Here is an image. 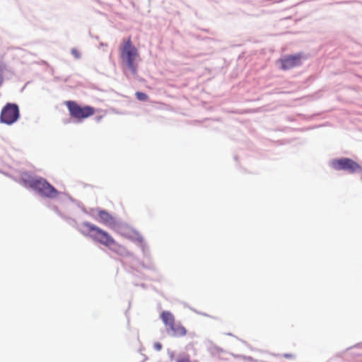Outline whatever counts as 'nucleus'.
I'll return each mask as SVG.
<instances>
[{
    "label": "nucleus",
    "instance_id": "7",
    "mask_svg": "<svg viewBox=\"0 0 362 362\" xmlns=\"http://www.w3.org/2000/svg\"><path fill=\"white\" fill-rule=\"evenodd\" d=\"M303 54L298 53L293 55H286L284 58L280 59L278 63L281 65V69L284 71L289 70L301 64Z\"/></svg>",
    "mask_w": 362,
    "mask_h": 362
},
{
    "label": "nucleus",
    "instance_id": "4",
    "mask_svg": "<svg viewBox=\"0 0 362 362\" xmlns=\"http://www.w3.org/2000/svg\"><path fill=\"white\" fill-rule=\"evenodd\" d=\"M65 105L68 108L70 116L78 121H82L91 117L95 112L94 107L89 105L81 106L73 100L66 101Z\"/></svg>",
    "mask_w": 362,
    "mask_h": 362
},
{
    "label": "nucleus",
    "instance_id": "12",
    "mask_svg": "<svg viewBox=\"0 0 362 362\" xmlns=\"http://www.w3.org/2000/svg\"><path fill=\"white\" fill-rule=\"evenodd\" d=\"M176 362H191V361L189 356H187L186 357L178 358Z\"/></svg>",
    "mask_w": 362,
    "mask_h": 362
},
{
    "label": "nucleus",
    "instance_id": "9",
    "mask_svg": "<svg viewBox=\"0 0 362 362\" xmlns=\"http://www.w3.org/2000/svg\"><path fill=\"white\" fill-rule=\"evenodd\" d=\"M160 319L164 323L166 329L170 326L173 325L175 322V316L169 311H163L160 314Z\"/></svg>",
    "mask_w": 362,
    "mask_h": 362
},
{
    "label": "nucleus",
    "instance_id": "1",
    "mask_svg": "<svg viewBox=\"0 0 362 362\" xmlns=\"http://www.w3.org/2000/svg\"><path fill=\"white\" fill-rule=\"evenodd\" d=\"M82 226L90 233L93 240L107 247L109 250L119 256L130 255L125 246L118 243L107 232L88 222L83 223Z\"/></svg>",
    "mask_w": 362,
    "mask_h": 362
},
{
    "label": "nucleus",
    "instance_id": "2",
    "mask_svg": "<svg viewBox=\"0 0 362 362\" xmlns=\"http://www.w3.org/2000/svg\"><path fill=\"white\" fill-rule=\"evenodd\" d=\"M119 51L122 64L132 75H136L137 62L141 59L138 49L132 43L131 37L123 40V43L119 47Z\"/></svg>",
    "mask_w": 362,
    "mask_h": 362
},
{
    "label": "nucleus",
    "instance_id": "8",
    "mask_svg": "<svg viewBox=\"0 0 362 362\" xmlns=\"http://www.w3.org/2000/svg\"><path fill=\"white\" fill-rule=\"evenodd\" d=\"M166 331L175 337H182L187 334V329L180 322H175Z\"/></svg>",
    "mask_w": 362,
    "mask_h": 362
},
{
    "label": "nucleus",
    "instance_id": "15",
    "mask_svg": "<svg viewBox=\"0 0 362 362\" xmlns=\"http://www.w3.org/2000/svg\"><path fill=\"white\" fill-rule=\"evenodd\" d=\"M137 240H138L140 243L143 242V238H142V237H141V236H139V237L137 238Z\"/></svg>",
    "mask_w": 362,
    "mask_h": 362
},
{
    "label": "nucleus",
    "instance_id": "10",
    "mask_svg": "<svg viewBox=\"0 0 362 362\" xmlns=\"http://www.w3.org/2000/svg\"><path fill=\"white\" fill-rule=\"evenodd\" d=\"M100 221L105 224H111L114 222L113 217L106 211L100 210L98 213Z\"/></svg>",
    "mask_w": 362,
    "mask_h": 362
},
{
    "label": "nucleus",
    "instance_id": "11",
    "mask_svg": "<svg viewBox=\"0 0 362 362\" xmlns=\"http://www.w3.org/2000/svg\"><path fill=\"white\" fill-rule=\"evenodd\" d=\"M136 98L139 101H146L148 99V96L142 92H136L135 93Z\"/></svg>",
    "mask_w": 362,
    "mask_h": 362
},
{
    "label": "nucleus",
    "instance_id": "14",
    "mask_svg": "<svg viewBox=\"0 0 362 362\" xmlns=\"http://www.w3.org/2000/svg\"><path fill=\"white\" fill-rule=\"evenodd\" d=\"M154 346L158 351H160L162 348V345L160 343H156Z\"/></svg>",
    "mask_w": 362,
    "mask_h": 362
},
{
    "label": "nucleus",
    "instance_id": "13",
    "mask_svg": "<svg viewBox=\"0 0 362 362\" xmlns=\"http://www.w3.org/2000/svg\"><path fill=\"white\" fill-rule=\"evenodd\" d=\"M71 54L77 59L80 57V52L76 49H72Z\"/></svg>",
    "mask_w": 362,
    "mask_h": 362
},
{
    "label": "nucleus",
    "instance_id": "3",
    "mask_svg": "<svg viewBox=\"0 0 362 362\" xmlns=\"http://www.w3.org/2000/svg\"><path fill=\"white\" fill-rule=\"evenodd\" d=\"M23 182L26 187L37 191L43 197L53 199L59 194L58 191L44 178L23 179Z\"/></svg>",
    "mask_w": 362,
    "mask_h": 362
},
{
    "label": "nucleus",
    "instance_id": "6",
    "mask_svg": "<svg viewBox=\"0 0 362 362\" xmlns=\"http://www.w3.org/2000/svg\"><path fill=\"white\" fill-rule=\"evenodd\" d=\"M19 117V109L17 105L8 103L2 109L0 119L2 122L11 124Z\"/></svg>",
    "mask_w": 362,
    "mask_h": 362
},
{
    "label": "nucleus",
    "instance_id": "5",
    "mask_svg": "<svg viewBox=\"0 0 362 362\" xmlns=\"http://www.w3.org/2000/svg\"><path fill=\"white\" fill-rule=\"evenodd\" d=\"M331 166L336 170H345L349 173L362 171V168L358 163L348 158L334 159L331 161Z\"/></svg>",
    "mask_w": 362,
    "mask_h": 362
}]
</instances>
